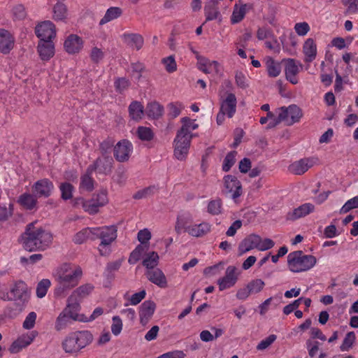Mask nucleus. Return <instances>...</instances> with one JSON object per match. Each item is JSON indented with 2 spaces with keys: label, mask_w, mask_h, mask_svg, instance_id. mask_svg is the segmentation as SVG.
Returning <instances> with one entry per match:
<instances>
[{
  "label": "nucleus",
  "mask_w": 358,
  "mask_h": 358,
  "mask_svg": "<svg viewBox=\"0 0 358 358\" xmlns=\"http://www.w3.org/2000/svg\"><path fill=\"white\" fill-rule=\"evenodd\" d=\"M266 64L269 77L275 78L280 75L281 66L278 62H275L272 58H269L267 59Z\"/></svg>",
  "instance_id": "42"
},
{
  "label": "nucleus",
  "mask_w": 358,
  "mask_h": 358,
  "mask_svg": "<svg viewBox=\"0 0 358 358\" xmlns=\"http://www.w3.org/2000/svg\"><path fill=\"white\" fill-rule=\"evenodd\" d=\"M123 36L131 47L136 49L137 50L142 48L144 40L141 35L138 34L124 33Z\"/></svg>",
  "instance_id": "36"
},
{
  "label": "nucleus",
  "mask_w": 358,
  "mask_h": 358,
  "mask_svg": "<svg viewBox=\"0 0 358 358\" xmlns=\"http://www.w3.org/2000/svg\"><path fill=\"white\" fill-rule=\"evenodd\" d=\"M83 271L80 267L64 264L57 270L56 279L57 287L55 288V294L57 296H62L69 289L76 287L82 276Z\"/></svg>",
  "instance_id": "2"
},
{
  "label": "nucleus",
  "mask_w": 358,
  "mask_h": 358,
  "mask_svg": "<svg viewBox=\"0 0 358 358\" xmlns=\"http://www.w3.org/2000/svg\"><path fill=\"white\" fill-rule=\"evenodd\" d=\"M5 299L22 303L27 302L29 299V294L26 283L22 280L15 282L7 293Z\"/></svg>",
  "instance_id": "7"
},
{
  "label": "nucleus",
  "mask_w": 358,
  "mask_h": 358,
  "mask_svg": "<svg viewBox=\"0 0 358 358\" xmlns=\"http://www.w3.org/2000/svg\"><path fill=\"white\" fill-rule=\"evenodd\" d=\"M358 208V196H356L345 202L340 210V213L345 214L353 208Z\"/></svg>",
  "instance_id": "60"
},
{
  "label": "nucleus",
  "mask_w": 358,
  "mask_h": 358,
  "mask_svg": "<svg viewBox=\"0 0 358 358\" xmlns=\"http://www.w3.org/2000/svg\"><path fill=\"white\" fill-rule=\"evenodd\" d=\"M303 53L305 55V62H312L317 56V45L314 40L309 38L306 40L303 45Z\"/></svg>",
  "instance_id": "27"
},
{
  "label": "nucleus",
  "mask_w": 358,
  "mask_h": 358,
  "mask_svg": "<svg viewBox=\"0 0 358 358\" xmlns=\"http://www.w3.org/2000/svg\"><path fill=\"white\" fill-rule=\"evenodd\" d=\"M51 282L48 279H43L40 281L36 287V295L38 298L44 297L50 287Z\"/></svg>",
  "instance_id": "54"
},
{
  "label": "nucleus",
  "mask_w": 358,
  "mask_h": 358,
  "mask_svg": "<svg viewBox=\"0 0 358 358\" xmlns=\"http://www.w3.org/2000/svg\"><path fill=\"white\" fill-rule=\"evenodd\" d=\"M83 45L84 41L83 38L74 34L69 35L64 43L65 51L70 55L80 52L83 48Z\"/></svg>",
  "instance_id": "14"
},
{
  "label": "nucleus",
  "mask_w": 358,
  "mask_h": 358,
  "mask_svg": "<svg viewBox=\"0 0 358 358\" xmlns=\"http://www.w3.org/2000/svg\"><path fill=\"white\" fill-rule=\"evenodd\" d=\"M223 268L224 262H220L218 264L205 268L203 273L207 276H213L220 274Z\"/></svg>",
  "instance_id": "56"
},
{
  "label": "nucleus",
  "mask_w": 358,
  "mask_h": 358,
  "mask_svg": "<svg viewBox=\"0 0 358 358\" xmlns=\"http://www.w3.org/2000/svg\"><path fill=\"white\" fill-rule=\"evenodd\" d=\"M277 339V336L275 334H271L266 338L262 340L258 345H257L256 348L257 350H264L266 348H268L269 346H271L275 341Z\"/></svg>",
  "instance_id": "59"
},
{
  "label": "nucleus",
  "mask_w": 358,
  "mask_h": 358,
  "mask_svg": "<svg viewBox=\"0 0 358 358\" xmlns=\"http://www.w3.org/2000/svg\"><path fill=\"white\" fill-rule=\"evenodd\" d=\"M36 336L37 332L36 331H32L27 334L20 336L12 343L10 349V352L13 353L20 352L21 350L30 345Z\"/></svg>",
  "instance_id": "20"
},
{
  "label": "nucleus",
  "mask_w": 358,
  "mask_h": 358,
  "mask_svg": "<svg viewBox=\"0 0 358 358\" xmlns=\"http://www.w3.org/2000/svg\"><path fill=\"white\" fill-rule=\"evenodd\" d=\"M122 14V10L119 7H110L108 8L103 17L100 20L99 25H103L119 17Z\"/></svg>",
  "instance_id": "40"
},
{
  "label": "nucleus",
  "mask_w": 358,
  "mask_h": 358,
  "mask_svg": "<svg viewBox=\"0 0 358 358\" xmlns=\"http://www.w3.org/2000/svg\"><path fill=\"white\" fill-rule=\"evenodd\" d=\"M280 120H282L285 124L291 126L299 122L302 117V112L299 107L292 104L288 107H281L279 109Z\"/></svg>",
  "instance_id": "8"
},
{
  "label": "nucleus",
  "mask_w": 358,
  "mask_h": 358,
  "mask_svg": "<svg viewBox=\"0 0 358 358\" xmlns=\"http://www.w3.org/2000/svg\"><path fill=\"white\" fill-rule=\"evenodd\" d=\"M237 99L236 95L232 93H227L226 96L220 100V110L227 113L229 118L234 117L236 112Z\"/></svg>",
  "instance_id": "16"
},
{
  "label": "nucleus",
  "mask_w": 358,
  "mask_h": 358,
  "mask_svg": "<svg viewBox=\"0 0 358 358\" xmlns=\"http://www.w3.org/2000/svg\"><path fill=\"white\" fill-rule=\"evenodd\" d=\"M315 164L313 158H300L292 162L288 167L290 173L295 175H302Z\"/></svg>",
  "instance_id": "18"
},
{
  "label": "nucleus",
  "mask_w": 358,
  "mask_h": 358,
  "mask_svg": "<svg viewBox=\"0 0 358 358\" xmlns=\"http://www.w3.org/2000/svg\"><path fill=\"white\" fill-rule=\"evenodd\" d=\"M37 318V315L35 312H30L27 317H25V320L23 322L22 327L25 329H31L34 328L36 320Z\"/></svg>",
  "instance_id": "61"
},
{
  "label": "nucleus",
  "mask_w": 358,
  "mask_h": 358,
  "mask_svg": "<svg viewBox=\"0 0 358 358\" xmlns=\"http://www.w3.org/2000/svg\"><path fill=\"white\" fill-rule=\"evenodd\" d=\"M241 271L234 266H229L225 275L217 280L220 291H223L234 287L238 280Z\"/></svg>",
  "instance_id": "9"
},
{
  "label": "nucleus",
  "mask_w": 358,
  "mask_h": 358,
  "mask_svg": "<svg viewBox=\"0 0 358 358\" xmlns=\"http://www.w3.org/2000/svg\"><path fill=\"white\" fill-rule=\"evenodd\" d=\"M17 202L24 209L32 210L36 208L37 196L35 194L24 192L18 197Z\"/></svg>",
  "instance_id": "29"
},
{
  "label": "nucleus",
  "mask_w": 358,
  "mask_h": 358,
  "mask_svg": "<svg viewBox=\"0 0 358 358\" xmlns=\"http://www.w3.org/2000/svg\"><path fill=\"white\" fill-rule=\"evenodd\" d=\"M66 311L62 310L56 319L55 329L57 331L65 329L73 322L72 318L66 314Z\"/></svg>",
  "instance_id": "38"
},
{
  "label": "nucleus",
  "mask_w": 358,
  "mask_h": 358,
  "mask_svg": "<svg viewBox=\"0 0 358 358\" xmlns=\"http://www.w3.org/2000/svg\"><path fill=\"white\" fill-rule=\"evenodd\" d=\"M37 50L40 58L43 61H48L55 55V45L52 40L40 41L37 46Z\"/></svg>",
  "instance_id": "24"
},
{
  "label": "nucleus",
  "mask_w": 358,
  "mask_h": 358,
  "mask_svg": "<svg viewBox=\"0 0 358 358\" xmlns=\"http://www.w3.org/2000/svg\"><path fill=\"white\" fill-rule=\"evenodd\" d=\"M316 258L310 255H305L301 250L290 252L287 256L289 270L294 273L306 271L316 264Z\"/></svg>",
  "instance_id": "4"
},
{
  "label": "nucleus",
  "mask_w": 358,
  "mask_h": 358,
  "mask_svg": "<svg viewBox=\"0 0 358 358\" xmlns=\"http://www.w3.org/2000/svg\"><path fill=\"white\" fill-rule=\"evenodd\" d=\"M224 191L229 194L233 199H236L243 194V189L241 182L238 178L231 175H227L223 178Z\"/></svg>",
  "instance_id": "10"
},
{
  "label": "nucleus",
  "mask_w": 358,
  "mask_h": 358,
  "mask_svg": "<svg viewBox=\"0 0 358 358\" xmlns=\"http://www.w3.org/2000/svg\"><path fill=\"white\" fill-rule=\"evenodd\" d=\"M129 117L136 122L143 118L144 114V106L138 101H133L129 106Z\"/></svg>",
  "instance_id": "34"
},
{
  "label": "nucleus",
  "mask_w": 358,
  "mask_h": 358,
  "mask_svg": "<svg viewBox=\"0 0 358 358\" xmlns=\"http://www.w3.org/2000/svg\"><path fill=\"white\" fill-rule=\"evenodd\" d=\"M53 189V183L47 178L38 180L32 187L33 192L37 197H49Z\"/></svg>",
  "instance_id": "17"
},
{
  "label": "nucleus",
  "mask_w": 358,
  "mask_h": 358,
  "mask_svg": "<svg viewBox=\"0 0 358 358\" xmlns=\"http://www.w3.org/2000/svg\"><path fill=\"white\" fill-rule=\"evenodd\" d=\"M93 341V335L90 331H76L69 333L62 343L63 350L66 353H77Z\"/></svg>",
  "instance_id": "3"
},
{
  "label": "nucleus",
  "mask_w": 358,
  "mask_h": 358,
  "mask_svg": "<svg viewBox=\"0 0 358 358\" xmlns=\"http://www.w3.org/2000/svg\"><path fill=\"white\" fill-rule=\"evenodd\" d=\"M196 59L198 60V69L200 71L206 74L211 73L210 60L201 56H197Z\"/></svg>",
  "instance_id": "58"
},
{
  "label": "nucleus",
  "mask_w": 358,
  "mask_h": 358,
  "mask_svg": "<svg viewBox=\"0 0 358 358\" xmlns=\"http://www.w3.org/2000/svg\"><path fill=\"white\" fill-rule=\"evenodd\" d=\"M284 63L286 79L292 84H297L299 82L297 75L302 69V65L299 62L291 58L285 59Z\"/></svg>",
  "instance_id": "11"
},
{
  "label": "nucleus",
  "mask_w": 358,
  "mask_h": 358,
  "mask_svg": "<svg viewBox=\"0 0 358 358\" xmlns=\"http://www.w3.org/2000/svg\"><path fill=\"white\" fill-rule=\"evenodd\" d=\"M61 197L64 200H69L73 196V186L69 182H62L59 186Z\"/></svg>",
  "instance_id": "49"
},
{
  "label": "nucleus",
  "mask_w": 358,
  "mask_h": 358,
  "mask_svg": "<svg viewBox=\"0 0 358 358\" xmlns=\"http://www.w3.org/2000/svg\"><path fill=\"white\" fill-rule=\"evenodd\" d=\"M13 204L9 203L8 205L0 204V222H6L8 220L13 214Z\"/></svg>",
  "instance_id": "45"
},
{
  "label": "nucleus",
  "mask_w": 358,
  "mask_h": 358,
  "mask_svg": "<svg viewBox=\"0 0 358 358\" xmlns=\"http://www.w3.org/2000/svg\"><path fill=\"white\" fill-rule=\"evenodd\" d=\"M190 219L189 217L185 216V215H178L177 217L175 230L177 234H181L182 230H185L187 232V228L189 225L187 224L189 222Z\"/></svg>",
  "instance_id": "47"
},
{
  "label": "nucleus",
  "mask_w": 358,
  "mask_h": 358,
  "mask_svg": "<svg viewBox=\"0 0 358 358\" xmlns=\"http://www.w3.org/2000/svg\"><path fill=\"white\" fill-rule=\"evenodd\" d=\"M235 82L236 85L241 89H246L248 87V79L245 75L241 71L236 72Z\"/></svg>",
  "instance_id": "62"
},
{
  "label": "nucleus",
  "mask_w": 358,
  "mask_h": 358,
  "mask_svg": "<svg viewBox=\"0 0 358 358\" xmlns=\"http://www.w3.org/2000/svg\"><path fill=\"white\" fill-rule=\"evenodd\" d=\"M356 339V336L355 332L350 331L348 332L345 337L343 339V343L341 344L340 348L342 352L348 351L353 345Z\"/></svg>",
  "instance_id": "50"
},
{
  "label": "nucleus",
  "mask_w": 358,
  "mask_h": 358,
  "mask_svg": "<svg viewBox=\"0 0 358 358\" xmlns=\"http://www.w3.org/2000/svg\"><path fill=\"white\" fill-rule=\"evenodd\" d=\"M310 27L309 24L306 22H297L294 25V30L296 33L300 36H306L310 31Z\"/></svg>",
  "instance_id": "63"
},
{
  "label": "nucleus",
  "mask_w": 358,
  "mask_h": 358,
  "mask_svg": "<svg viewBox=\"0 0 358 358\" xmlns=\"http://www.w3.org/2000/svg\"><path fill=\"white\" fill-rule=\"evenodd\" d=\"M315 206L310 203H305L293 210L287 213L286 218L287 220L294 221L304 217L314 212Z\"/></svg>",
  "instance_id": "19"
},
{
  "label": "nucleus",
  "mask_w": 358,
  "mask_h": 358,
  "mask_svg": "<svg viewBox=\"0 0 358 358\" xmlns=\"http://www.w3.org/2000/svg\"><path fill=\"white\" fill-rule=\"evenodd\" d=\"M148 250V247L143 245H138L136 248L131 252L128 259V262L130 264H136L142 257L143 255Z\"/></svg>",
  "instance_id": "43"
},
{
  "label": "nucleus",
  "mask_w": 358,
  "mask_h": 358,
  "mask_svg": "<svg viewBox=\"0 0 358 358\" xmlns=\"http://www.w3.org/2000/svg\"><path fill=\"white\" fill-rule=\"evenodd\" d=\"M131 76L137 81H138L141 76L143 72L145 71V64L140 62H136L131 63Z\"/></svg>",
  "instance_id": "48"
},
{
  "label": "nucleus",
  "mask_w": 358,
  "mask_h": 358,
  "mask_svg": "<svg viewBox=\"0 0 358 358\" xmlns=\"http://www.w3.org/2000/svg\"><path fill=\"white\" fill-rule=\"evenodd\" d=\"M54 19L55 20H63L66 17V6L60 2L57 3L53 8Z\"/></svg>",
  "instance_id": "46"
},
{
  "label": "nucleus",
  "mask_w": 358,
  "mask_h": 358,
  "mask_svg": "<svg viewBox=\"0 0 358 358\" xmlns=\"http://www.w3.org/2000/svg\"><path fill=\"white\" fill-rule=\"evenodd\" d=\"M76 203H80L85 212L94 215L99 211L100 207L105 206L108 203L107 193L106 191H101L96 194H94L92 198L89 200L78 198Z\"/></svg>",
  "instance_id": "6"
},
{
  "label": "nucleus",
  "mask_w": 358,
  "mask_h": 358,
  "mask_svg": "<svg viewBox=\"0 0 358 358\" xmlns=\"http://www.w3.org/2000/svg\"><path fill=\"white\" fill-rule=\"evenodd\" d=\"M93 171V167H88L86 173L80 177L79 186L80 190L92 192L94 189V180L92 177Z\"/></svg>",
  "instance_id": "32"
},
{
  "label": "nucleus",
  "mask_w": 358,
  "mask_h": 358,
  "mask_svg": "<svg viewBox=\"0 0 358 358\" xmlns=\"http://www.w3.org/2000/svg\"><path fill=\"white\" fill-rule=\"evenodd\" d=\"M80 302L77 299H73L71 300V296L68 298L66 306L63 310H67V314L72 318L73 321H79L86 322L87 321V317L83 314H79L80 310Z\"/></svg>",
  "instance_id": "15"
},
{
  "label": "nucleus",
  "mask_w": 358,
  "mask_h": 358,
  "mask_svg": "<svg viewBox=\"0 0 358 358\" xmlns=\"http://www.w3.org/2000/svg\"><path fill=\"white\" fill-rule=\"evenodd\" d=\"M204 13L206 21L213 20L220 15L218 10V1L208 0L204 7Z\"/></svg>",
  "instance_id": "33"
},
{
  "label": "nucleus",
  "mask_w": 358,
  "mask_h": 358,
  "mask_svg": "<svg viewBox=\"0 0 358 358\" xmlns=\"http://www.w3.org/2000/svg\"><path fill=\"white\" fill-rule=\"evenodd\" d=\"M12 13L14 20H23L26 18L27 15L25 7L22 4H18L14 6Z\"/></svg>",
  "instance_id": "55"
},
{
  "label": "nucleus",
  "mask_w": 358,
  "mask_h": 358,
  "mask_svg": "<svg viewBox=\"0 0 358 358\" xmlns=\"http://www.w3.org/2000/svg\"><path fill=\"white\" fill-rule=\"evenodd\" d=\"M211 231V224L208 222H202L200 224H190L187 228V232L189 235L200 238L203 237Z\"/></svg>",
  "instance_id": "25"
},
{
  "label": "nucleus",
  "mask_w": 358,
  "mask_h": 358,
  "mask_svg": "<svg viewBox=\"0 0 358 358\" xmlns=\"http://www.w3.org/2000/svg\"><path fill=\"white\" fill-rule=\"evenodd\" d=\"M264 285V282L261 279L252 280L247 285L251 294L260 292L263 289Z\"/></svg>",
  "instance_id": "57"
},
{
  "label": "nucleus",
  "mask_w": 358,
  "mask_h": 358,
  "mask_svg": "<svg viewBox=\"0 0 358 358\" xmlns=\"http://www.w3.org/2000/svg\"><path fill=\"white\" fill-rule=\"evenodd\" d=\"M156 304L152 301H145L140 306L139 317L142 325H145L152 317Z\"/></svg>",
  "instance_id": "22"
},
{
  "label": "nucleus",
  "mask_w": 358,
  "mask_h": 358,
  "mask_svg": "<svg viewBox=\"0 0 358 358\" xmlns=\"http://www.w3.org/2000/svg\"><path fill=\"white\" fill-rule=\"evenodd\" d=\"M52 234L42 227L35 226L34 222L27 225L22 235V243L28 251H43L50 247L52 242Z\"/></svg>",
  "instance_id": "1"
},
{
  "label": "nucleus",
  "mask_w": 358,
  "mask_h": 358,
  "mask_svg": "<svg viewBox=\"0 0 358 358\" xmlns=\"http://www.w3.org/2000/svg\"><path fill=\"white\" fill-rule=\"evenodd\" d=\"M93 289L94 286L92 284L83 285L72 292V294L70 295L71 300L75 299L81 302L82 300L87 296Z\"/></svg>",
  "instance_id": "35"
},
{
  "label": "nucleus",
  "mask_w": 358,
  "mask_h": 358,
  "mask_svg": "<svg viewBox=\"0 0 358 358\" xmlns=\"http://www.w3.org/2000/svg\"><path fill=\"white\" fill-rule=\"evenodd\" d=\"M92 241L100 239L101 243L98 250L101 255H106L109 253V246L117 238V228L115 226H104L101 227H93Z\"/></svg>",
  "instance_id": "5"
},
{
  "label": "nucleus",
  "mask_w": 358,
  "mask_h": 358,
  "mask_svg": "<svg viewBox=\"0 0 358 358\" xmlns=\"http://www.w3.org/2000/svg\"><path fill=\"white\" fill-rule=\"evenodd\" d=\"M113 150L114 157H129L133 150V145L129 141L123 139L114 146Z\"/></svg>",
  "instance_id": "30"
},
{
  "label": "nucleus",
  "mask_w": 358,
  "mask_h": 358,
  "mask_svg": "<svg viewBox=\"0 0 358 358\" xmlns=\"http://www.w3.org/2000/svg\"><path fill=\"white\" fill-rule=\"evenodd\" d=\"M93 227H87L78 232L73 237V242L76 244H82L86 240L90 239L92 241L93 237Z\"/></svg>",
  "instance_id": "41"
},
{
  "label": "nucleus",
  "mask_w": 358,
  "mask_h": 358,
  "mask_svg": "<svg viewBox=\"0 0 358 358\" xmlns=\"http://www.w3.org/2000/svg\"><path fill=\"white\" fill-rule=\"evenodd\" d=\"M169 115L173 117H178L182 110L184 108L182 104L180 102L171 103L169 106Z\"/></svg>",
  "instance_id": "64"
},
{
  "label": "nucleus",
  "mask_w": 358,
  "mask_h": 358,
  "mask_svg": "<svg viewBox=\"0 0 358 358\" xmlns=\"http://www.w3.org/2000/svg\"><path fill=\"white\" fill-rule=\"evenodd\" d=\"M260 243V236L252 234L245 238L238 245V253L240 255L245 254L250 250L257 248Z\"/></svg>",
  "instance_id": "23"
},
{
  "label": "nucleus",
  "mask_w": 358,
  "mask_h": 358,
  "mask_svg": "<svg viewBox=\"0 0 358 358\" xmlns=\"http://www.w3.org/2000/svg\"><path fill=\"white\" fill-rule=\"evenodd\" d=\"M159 259V257L156 252H150L145 255L142 264L147 270L152 269L158 265Z\"/></svg>",
  "instance_id": "39"
},
{
  "label": "nucleus",
  "mask_w": 358,
  "mask_h": 358,
  "mask_svg": "<svg viewBox=\"0 0 358 358\" xmlns=\"http://www.w3.org/2000/svg\"><path fill=\"white\" fill-rule=\"evenodd\" d=\"M137 136L141 141H149L153 138L152 129L146 127H138L137 129Z\"/></svg>",
  "instance_id": "53"
},
{
  "label": "nucleus",
  "mask_w": 358,
  "mask_h": 358,
  "mask_svg": "<svg viewBox=\"0 0 358 358\" xmlns=\"http://www.w3.org/2000/svg\"><path fill=\"white\" fill-rule=\"evenodd\" d=\"M113 158H97L93 165L89 167H93L94 171L99 174H108L112 168Z\"/></svg>",
  "instance_id": "28"
},
{
  "label": "nucleus",
  "mask_w": 358,
  "mask_h": 358,
  "mask_svg": "<svg viewBox=\"0 0 358 358\" xmlns=\"http://www.w3.org/2000/svg\"><path fill=\"white\" fill-rule=\"evenodd\" d=\"M162 63L164 64L166 71L169 73H173L177 70V64L173 55L163 58Z\"/></svg>",
  "instance_id": "52"
},
{
  "label": "nucleus",
  "mask_w": 358,
  "mask_h": 358,
  "mask_svg": "<svg viewBox=\"0 0 358 358\" xmlns=\"http://www.w3.org/2000/svg\"><path fill=\"white\" fill-rule=\"evenodd\" d=\"M15 38L7 30L0 29V52L8 54L14 47Z\"/></svg>",
  "instance_id": "26"
},
{
  "label": "nucleus",
  "mask_w": 358,
  "mask_h": 358,
  "mask_svg": "<svg viewBox=\"0 0 358 358\" xmlns=\"http://www.w3.org/2000/svg\"><path fill=\"white\" fill-rule=\"evenodd\" d=\"M182 126L178 131L182 132V134H189V136H192V131L196 129L199 127L194 120H192L188 117H183L182 119Z\"/></svg>",
  "instance_id": "44"
},
{
  "label": "nucleus",
  "mask_w": 358,
  "mask_h": 358,
  "mask_svg": "<svg viewBox=\"0 0 358 358\" xmlns=\"http://www.w3.org/2000/svg\"><path fill=\"white\" fill-rule=\"evenodd\" d=\"M145 275L151 282L154 283L158 287L161 288H165L167 287L166 278L161 269L155 268L152 269L147 270L145 273Z\"/></svg>",
  "instance_id": "21"
},
{
  "label": "nucleus",
  "mask_w": 358,
  "mask_h": 358,
  "mask_svg": "<svg viewBox=\"0 0 358 358\" xmlns=\"http://www.w3.org/2000/svg\"><path fill=\"white\" fill-rule=\"evenodd\" d=\"M164 112V108L157 102L148 103L145 109L147 115L152 119H158Z\"/></svg>",
  "instance_id": "37"
},
{
  "label": "nucleus",
  "mask_w": 358,
  "mask_h": 358,
  "mask_svg": "<svg viewBox=\"0 0 358 358\" xmlns=\"http://www.w3.org/2000/svg\"><path fill=\"white\" fill-rule=\"evenodd\" d=\"M222 206L220 199L211 200L208 204V213L213 215H219L222 211Z\"/></svg>",
  "instance_id": "51"
},
{
  "label": "nucleus",
  "mask_w": 358,
  "mask_h": 358,
  "mask_svg": "<svg viewBox=\"0 0 358 358\" xmlns=\"http://www.w3.org/2000/svg\"><path fill=\"white\" fill-rule=\"evenodd\" d=\"M252 8V6L249 3H244L241 6L235 4L231 16V22L232 24H237L241 22L245 17L247 11Z\"/></svg>",
  "instance_id": "31"
},
{
  "label": "nucleus",
  "mask_w": 358,
  "mask_h": 358,
  "mask_svg": "<svg viewBox=\"0 0 358 358\" xmlns=\"http://www.w3.org/2000/svg\"><path fill=\"white\" fill-rule=\"evenodd\" d=\"M192 138V136L178 131L176 137L174 140L175 157L187 155Z\"/></svg>",
  "instance_id": "12"
},
{
  "label": "nucleus",
  "mask_w": 358,
  "mask_h": 358,
  "mask_svg": "<svg viewBox=\"0 0 358 358\" xmlns=\"http://www.w3.org/2000/svg\"><path fill=\"white\" fill-rule=\"evenodd\" d=\"M35 34L40 41H51L56 36L55 26L49 20L42 22L35 27Z\"/></svg>",
  "instance_id": "13"
}]
</instances>
